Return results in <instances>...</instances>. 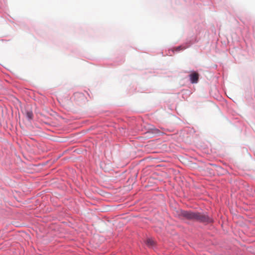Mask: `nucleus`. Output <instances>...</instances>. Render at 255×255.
Returning a JSON list of instances; mask_svg holds the SVG:
<instances>
[{"mask_svg":"<svg viewBox=\"0 0 255 255\" xmlns=\"http://www.w3.org/2000/svg\"><path fill=\"white\" fill-rule=\"evenodd\" d=\"M180 215L185 219L190 220L207 223L213 222V220L208 216L199 212L181 211Z\"/></svg>","mask_w":255,"mask_h":255,"instance_id":"f257e3e1","label":"nucleus"},{"mask_svg":"<svg viewBox=\"0 0 255 255\" xmlns=\"http://www.w3.org/2000/svg\"><path fill=\"white\" fill-rule=\"evenodd\" d=\"M190 79L192 83H196L198 81L199 74L196 72H194L190 75Z\"/></svg>","mask_w":255,"mask_h":255,"instance_id":"f03ea898","label":"nucleus"},{"mask_svg":"<svg viewBox=\"0 0 255 255\" xmlns=\"http://www.w3.org/2000/svg\"><path fill=\"white\" fill-rule=\"evenodd\" d=\"M146 244L150 247L153 246L154 245V241L151 239H148L146 240Z\"/></svg>","mask_w":255,"mask_h":255,"instance_id":"7ed1b4c3","label":"nucleus"},{"mask_svg":"<svg viewBox=\"0 0 255 255\" xmlns=\"http://www.w3.org/2000/svg\"><path fill=\"white\" fill-rule=\"evenodd\" d=\"M26 117L29 120H32L33 119V115L31 111H28L26 112Z\"/></svg>","mask_w":255,"mask_h":255,"instance_id":"20e7f679","label":"nucleus"}]
</instances>
